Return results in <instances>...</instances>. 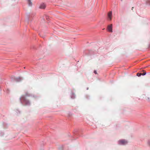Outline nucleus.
Instances as JSON below:
<instances>
[{"instance_id":"obj_1","label":"nucleus","mask_w":150,"mask_h":150,"mask_svg":"<svg viewBox=\"0 0 150 150\" xmlns=\"http://www.w3.org/2000/svg\"><path fill=\"white\" fill-rule=\"evenodd\" d=\"M108 19L109 21H111L112 19V12L110 11L109 12L108 14Z\"/></svg>"},{"instance_id":"obj_2","label":"nucleus","mask_w":150,"mask_h":150,"mask_svg":"<svg viewBox=\"0 0 150 150\" xmlns=\"http://www.w3.org/2000/svg\"><path fill=\"white\" fill-rule=\"evenodd\" d=\"M127 141L125 140H120L119 141V144L125 145L127 143Z\"/></svg>"},{"instance_id":"obj_3","label":"nucleus","mask_w":150,"mask_h":150,"mask_svg":"<svg viewBox=\"0 0 150 150\" xmlns=\"http://www.w3.org/2000/svg\"><path fill=\"white\" fill-rule=\"evenodd\" d=\"M108 31L110 32H112V24H111L108 25L107 28Z\"/></svg>"},{"instance_id":"obj_4","label":"nucleus","mask_w":150,"mask_h":150,"mask_svg":"<svg viewBox=\"0 0 150 150\" xmlns=\"http://www.w3.org/2000/svg\"><path fill=\"white\" fill-rule=\"evenodd\" d=\"M45 5L44 4H42L40 5V8L42 9H44L45 8Z\"/></svg>"},{"instance_id":"obj_5","label":"nucleus","mask_w":150,"mask_h":150,"mask_svg":"<svg viewBox=\"0 0 150 150\" xmlns=\"http://www.w3.org/2000/svg\"><path fill=\"white\" fill-rule=\"evenodd\" d=\"M28 2L30 6H31L32 5V3L31 1V0H28Z\"/></svg>"},{"instance_id":"obj_6","label":"nucleus","mask_w":150,"mask_h":150,"mask_svg":"<svg viewBox=\"0 0 150 150\" xmlns=\"http://www.w3.org/2000/svg\"><path fill=\"white\" fill-rule=\"evenodd\" d=\"M137 76H139L141 75V73H138L137 74Z\"/></svg>"},{"instance_id":"obj_7","label":"nucleus","mask_w":150,"mask_h":150,"mask_svg":"<svg viewBox=\"0 0 150 150\" xmlns=\"http://www.w3.org/2000/svg\"><path fill=\"white\" fill-rule=\"evenodd\" d=\"M146 74V72H143L142 73H141V75H145Z\"/></svg>"},{"instance_id":"obj_8","label":"nucleus","mask_w":150,"mask_h":150,"mask_svg":"<svg viewBox=\"0 0 150 150\" xmlns=\"http://www.w3.org/2000/svg\"><path fill=\"white\" fill-rule=\"evenodd\" d=\"M94 73L95 74H97V72H96V70H94Z\"/></svg>"},{"instance_id":"obj_9","label":"nucleus","mask_w":150,"mask_h":150,"mask_svg":"<svg viewBox=\"0 0 150 150\" xmlns=\"http://www.w3.org/2000/svg\"><path fill=\"white\" fill-rule=\"evenodd\" d=\"M133 8H134V7H132V10H133Z\"/></svg>"},{"instance_id":"obj_10","label":"nucleus","mask_w":150,"mask_h":150,"mask_svg":"<svg viewBox=\"0 0 150 150\" xmlns=\"http://www.w3.org/2000/svg\"><path fill=\"white\" fill-rule=\"evenodd\" d=\"M121 1H123V0H120Z\"/></svg>"},{"instance_id":"obj_11","label":"nucleus","mask_w":150,"mask_h":150,"mask_svg":"<svg viewBox=\"0 0 150 150\" xmlns=\"http://www.w3.org/2000/svg\"><path fill=\"white\" fill-rule=\"evenodd\" d=\"M149 145L150 146V144H149Z\"/></svg>"}]
</instances>
